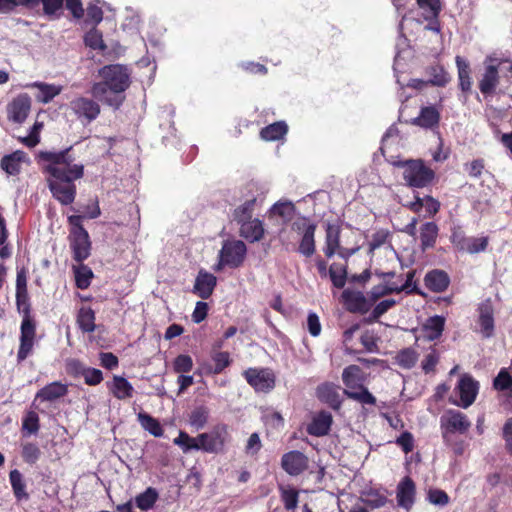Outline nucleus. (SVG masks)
<instances>
[{"label":"nucleus","mask_w":512,"mask_h":512,"mask_svg":"<svg viewBox=\"0 0 512 512\" xmlns=\"http://www.w3.org/2000/svg\"><path fill=\"white\" fill-rule=\"evenodd\" d=\"M72 147L58 152L40 151L38 160L45 164L43 172L48 174L47 185L53 196L60 204L70 205L77 195L76 180L83 178L84 165L74 163L70 155Z\"/></svg>","instance_id":"f257e3e1"},{"label":"nucleus","mask_w":512,"mask_h":512,"mask_svg":"<svg viewBox=\"0 0 512 512\" xmlns=\"http://www.w3.org/2000/svg\"><path fill=\"white\" fill-rule=\"evenodd\" d=\"M101 81L93 83L91 95L103 104L118 110L124 103L125 91L130 87V73L126 66L109 64L99 69Z\"/></svg>","instance_id":"f03ea898"},{"label":"nucleus","mask_w":512,"mask_h":512,"mask_svg":"<svg viewBox=\"0 0 512 512\" xmlns=\"http://www.w3.org/2000/svg\"><path fill=\"white\" fill-rule=\"evenodd\" d=\"M344 395L362 405H375L376 397L364 386L366 375L358 365H349L342 372Z\"/></svg>","instance_id":"7ed1b4c3"},{"label":"nucleus","mask_w":512,"mask_h":512,"mask_svg":"<svg viewBox=\"0 0 512 512\" xmlns=\"http://www.w3.org/2000/svg\"><path fill=\"white\" fill-rule=\"evenodd\" d=\"M83 216L70 215L67 218L69 225L68 243L72 259L75 262H84L91 256L92 242L88 231L84 228Z\"/></svg>","instance_id":"20e7f679"},{"label":"nucleus","mask_w":512,"mask_h":512,"mask_svg":"<svg viewBox=\"0 0 512 512\" xmlns=\"http://www.w3.org/2000/svg\"><path fill=\"white\" fill-rule=\"evenodd\" d=\"M398 166L403 168V180L410 188H426L430 186L436 173L428 167L422 159H409L399 162Z\"/></svg>","instance_id":"39448f33"},{"label":"nucleus","mask_w":512,"mask_h":512,"mask_svg":"<svg viewBox=\"0 0 512 512\" xmlns=\"http://www.w3.org/2000/svg\"><path fill=\"white\" fill-rule=\"evenodd\" d=\"M229 438L228 426L223 423L215 425L210 432L201 433L197 436L200 442V450L213 454L224 452Z\"/></svg>","instance_id":"423d86ee"},{"label":"nucleus","mask_w":512,"mask_h":512,"mask_svg":"<svg viewBox=\"0 0 512 512\" xmlns=\"http://www.w3.org/2000/svg\"><path fill=\"white\" fill-rule=\"evenodd\" d=\"M69 109L78 120L88 124L96 120L101 113L99 103L92 98L84 96L73 98L69 102Z\"/></svg>","instance_id":"0eeeda50"},{"label":"nucleus","mask_w":512,"mask_h":512,"mask_svg":"<svg viewBox=\"0 0 512 512\" xmlns=\"http://www.w3.org/2000/svg\"><path fill=\"white\" fill-rule=\"evenodd\" d=\"M471 427L467 416L457 410H448L440 417L441 435L466 434Z\"/></svg>","instance_id":"6e6552de"},{"label":"nucleus","mask_w":512,"mask_h":512,"mask_svg":"<svg viewBox=\"0 0 512 512\" xmlns=\"http://www.w3.org/2000/svg\"><path fill=\"white\" fill-rule=\"evenodd\" d=\"M247 247L241 240H226L219 252L222 264L230 268L240 267L246 257Z\"/></svg>","instance_id":"1a4fd4ad"},{"label":"nucleus","mask_w":512,"mask_h":512,"mask_svg":"<svg viewBox=\"0 0 512 512\" xmlns=\"http://www.w3.org/2000/svg\"><path fill=\"white\" fill-rule=\"evenodd\" d=\"M341 302L348 312L360 315H365L373 307L369 294L351 289H345L341 293Z\"/></svg>","instance_id":"9d476101"},{"label":"nucleus","mask_w":512,"mask_h":512,"mask_svg":"<svg viewBox=\"0 0 512 512\" xmlns=\"http://www.w3.org/2000/svg\"><path fill=\"white\" fill-rule=\"evenodd\" d=\"M244 377L256 392L268 393L275 387V374L268 368H249L244 372Z\"/></svg>","instance_id":"9b49d317"},{"label":"nucleus","mask_w":512,"mask_h":512,"mask_svg":"<svg viewBox=\"0 0 512 512\" xmlns=\"http://www.w3.org/2000/svg\"><path fill=\"white\" fill-rule=\"evenodd\" d=\"M308 464V457L298 450H292L284 453L281 457V467L290 476H298L302 474L307 470Z\"/></svg>","instance_id":"f8f14e48"},{"label":"nucleus","mask_w":512,"mask_h":512,"mask_svg":"<svg viewBox=\"0 0 512 512\" xmlns=\"http://www.w3.org/2000/svg\"><path fill=\"white\" fill-rule=\"evenodd\" d=\"M416 485L410 476L403 477L397 485L396 499L400 507L409 510L415 502Z\"/></svg>","instance_id":"ddd939ff"},{"label":"nucleus","mask_w":512,"mask_h":512,"mask_svg":"<svg viewBox=\"0 0 512 512\" xmlns=\"http://www.w3.org/2000/svg\"><path fill=\"white\" fill-rule=\"evenodd\" d=\"M486 62L488 63L485 66L482 79L479 81V89L482 94L490 95L495 91L499 83L498 66L500 63L497 59L493 58H488Z\"/></svg>","instance_id":"4468645a"},{"label":"nucleus","mask_w":512,"mask_h":512,"mask_svg":"<svg viewBox=\"0 0 512 512\" xmlns=\"http://www.w3.org/2000/svg\"><path fill=\"white\" fill-rule=\"evenodd\" d=\"M36 336L35 322H22L20 345L17 352V361H24L31 353Z\"/></svg>","instance_id":"2eb2a0df"},{"label":"nucleus","mask_w":512,"mask_h":512,"mask_svg":"<svg viewBox=\"0 0 512 512\" xmlns=\"http://www.w3.org/2000/svg\"><path fill=\"white\" fill-rule=\"evenodd\" d=\"M512 125V118L508 115H494L490 121V126L496 137H501L503 145L512 152V131L508 129Z\"/></svg>","instance_id":"dca6fc26"},{"label":"nucleus","mask_w":512,"mask_h":512,"mask_svg":"<svg viewBox=\"0 0 512 512\" xmlns=\"http://www.w3.org/2000/svg\"><path fill=\"white\" fill-rule=\"evenodd\" d=\"M31 109V99L28 94H20L8 105V117L15 123L26 120Z\"/></svg>","instance_id":"f3484780"},{"label":"nucleus","mask_w":512,"mask_h":512,"mask_svg":"<svg viewBox=\"0 0 512 512\" xmlns=\"http://www.w3.org/2000/svg\"><path fill=\"white\" fill-rule=\"evenodd\" d=\"M217 285V278L214 274L200 269L193 286V293L201 299H208Z\"/></svg>","instance_id":"a211bd4d"},{"label":"nucleus","mask_w":512,"mask_h":512,"mask_svg":"<svg viewBox=\"0 0 512 512\" xmlns=\"http://www.w3.org/2000/svg\"><path fill=\"white\" fill-rule=\"evenodd\" d=\"M459 391L461 406L469 407L476 399L478 393V382L470 375H463L457 385Z\"/></svg>","instance_id":"6ab92c4d"},{"label":"nucleus","mask_w":512,"mask_h":512,"mask_svg":"<svg viewBox=\"0 0 512 512\" xmlns=\"http://www.w3.org/2000/svg\"><path fill=\"white\" fill-rule=\"evenodd\" d=\"M333 418L330 412L320 411L317 413L312 421L307 426V432L309 435L322 437L329 433Z\"/></svg>","instance_id":"aec40b11"},{"label":"nucleus","mask_w":512,"mask_h":512,"mask_svg":"<svg viewBox=\"0 0 512 512\" xmlns=\"http://www.w3.org/2000/svg\"><path fill=\"white\" fill-rule=\"evenodd\" d=\"M341 226L339 224L327 223L325 228V246L323 252L327 258H332L337 249L341 247L340 243Z\"/></svg>","instance_id":"412c9836"},{"label":"nucleus","mask_w":512,"mask_h":512,"mask_svg":"<svg viewBox=\"0 0 512 512\" xmlns=\"http://www.w3.org/2000/svg\"><path fill=\"white\" fill-rule=\"evenodd\" d=\"M424 282L430 291L440 293L448 288L450 278L445 271L434 269L425 275Z\"/></svg>","instance_id":"4be33fe9"},{"label":"nucleus","mask_w":512,"mask_h":512,"mask_svg":"<svg viewBox=\"0 0 512 512\" xmlns=\"http://www.w3.org/2000/svg\"><path fill=\"white\" fill-rule=\"evenodd\" d=\"M440 112L434 106H425L420 110L419 115L412 120V124L424 129L438 127Z\"/></svg>","instance_id":"5701e85b"},{"label":"nucleus","mask_w":512,"mask_h":512,"mask_svg":"<svg viewBox=\"0 0 512 512\" xmlns=\"http://www.w3.org/2000/svg\"><path fill=\"white\" fill-rule=\"evenodd\" d=\"M264 233L263 222L258 218L240 223V235L251 243L260 241Z\"/></svg>","instance_id":"b1692460"},{"label":"nucleus","mask_w":512,"mask_h":512,"mask_svg":"<svg viewBox=\"0 0 512 512\" xmlns=\"http://www.w3.org/2000/svg\"><path fill=\"white\" fill-rule=\"evenodd\" d=\"M419 232L421 250L434 248L439 234L438 225L435 222H425L421 225Z\"/></svg>","instance_id":"393cba45"},{"label":"nucleus","mask_w":512,"mask_h":512,"mask_svg":"<svg viewBox=\"0 0 512 512\" xmlns=\"http://www.w3.org/2000/svg\"><path fill=\"white\" fill-rule=\"evenodd\" d=\"M317 396L322 402L328 404L334 410L340 409L342 405L338 388L332 384L326 383L318 386Z\"/></svg>","instance_id":"a878e982"},{"label":"nucleus","mask_w":512,"mask_h":512,"mask_svg":"<svg viewBox=\"0 0 512 512\" xmlns=\"http://www.w3.org/2000/svg\"><path fill=\"white\" fill-rule=\"evenodd\" d=\"M68 392L67 386L61 382L55 381L40 389L36 394V399L41 401H54L65 396Z\"/></svg>","instance_id":"bb28decb"},{"label":"nucleus","mask_w":512,"mask_h":512,"mask_svg":"<svg viewBox=\"0 0 512 512\" xmlns=\"http://www.w3.org/2000/svg\"><path fill=\"white\" fill-rule=\"evenodd\" d=\"M26 153L17 150L5 155L0 161V167L9 175H17L21 169V163L25 160Z\"/></svg>","instance_id":"cd10ccee"},{"label":"nucleus","mask_w":512,"mask_h":512,"mask_svg":"<svg viewBox=\"0 0 512 512\" xmlns=\"http://www.w3.org/2000/svg\"><path fill=\"white\" fill-rule=\"evenodd\" d=\"M111 393L117 399L123 400L133 396L134 388L131 383L122 376H114L111 384H107Z\"/></svg>","instance_id":"c85d7f7f"},{"label":"nucleus","mask_w":512,"mask_h":512,"mask_svg":"<svg viewBox=\"0 0 512 512\" xmlns=\"http://www.w3.org/2000/svg\"><path fill=\"white\" fill-rule=\"evenodd\" d=\"M425 73L429 76L428 82L432 86L445 87L451 80L450 75L441 64L427 66Z\"/></svg>","instance_id":"c756f323"},{"label":"nucleus","mask_w":512,"mask_h":512,"mask_svg":"<svg viewBox=\"0 0 512 512\" xmlns=\"http://www.w3.org/2000/svg\"><path fill=\"white\" fill-rule=\"evenodd\" d=\"M72 270L76 287L81 290L87 289L94 277L92 269L83 262H76V264L72 266Z\"/></svg>","instance_id":"7c9ffc66"},{"label":"nucleus","mask_w":512,"mask_h":512,"mask_svg":"<svg viewBox=\"0 0 512 512\" xmlns=\"http://www.w3.org/2000/svg\"><path fill=\"white\" fill-rule=\"evenodd\" d=\"M455 62L458 69L459 87L462 90V92L468 93L471 91L472 87V81L470 77V65L468 61H466L461 56H456Z\"/></svg>","instance_id":"2f4dec72"},{"label":"nucleus","mask_w":512,"mask_h":512,"mask_svg":"<svg viewBox=\"0 0 512 512\" xmlns=\"http://www.w3.org/2000/svg\"><path fill=\"white\" fill-rule=\"evenodd\" d=\"M287 132V124L284 121H278L262 128L260 137L265 141H276L282 139Z\"/></svg>","instance_id":"473e14b6"},{"label":"nucleus","mask_w":512,"mask_h":512,"mask_svg":"<svg viewBox=\"0 0 512 512\" xmlns=\"http://www.w3.org/2000/svg\"><path fill=\"white\" fill-rule=\"evenodd\" d=\"M211 359L213 365L207 367V372L210 374H221L232 363L229 352L212 351Z\"/></svg>","instance_id":"72a5a7b5"},{"label":"nucleus","mask_w":512,"mask_h":512,"mask_svg":"<svg viewBox=\"0 0 512 512\" xmlns=\"http://www.w3.org/2000/svg\"><path fill=\"white\" fill-rule=\"evenodd\" d=\"M9 480L15 498L18 501L28 500L29 494L26 492V484L23 480L21 472L17 469L11 470L9 473Z\"/></svg>","instance_id":"f704fd0d"},{"label":"nucleus","mask_w":512,"mask_h":512,"mask_svg":"<svg viewBox=\"0 0 512 512\" xmlns=\"http://www.w3.org/2000/svg\"><path fill=\"white\" fill-rule=\"evenodd\" d=\"M329 277L335 288L342 289L348 279L347 264L332 263L329 267Z\"/></svg>","instance_id":"c9c22d12"},{"label":"nucleus","mask_w":512,"mask_h":512,"mask_svg":"<svg viewBox=\"0 0 512 512\" xmlns=\"http://www.w3.org/2000/svg\"><path fill=\"white\" fill-rule=\"evenodd\" d=\"M257 198L254 196L246 200L243 204L236 207L232 213L233 220L238 224L252 219Z\"/></svg>","instance_id":"e433bc0d"},{"label":"nucleus","mask_w":512,"mask_h":512,"mask_svg":"<svg viewBox=\"0 0 512 512\" xmlns=\"http://www.w3.org/2000/svg\"><path fill=\"white\" fill-rule=\"evenodd\" d=\"M295 211L296 207L291 201H278L270 208V214L279 216L285 224L292 220Z\"/></svg>","instance_id":"4c0bfd02"},{"label":"nucleus","mask_w":512,"mask_h":512,"mask_svg":"<svg viewBox=\"0 0 512 512\" xmlns=\"http://www.w3.org/2000/svg\"><path fill=\"white\" fill-rule=\"evenodd\" d=\"M158 498V491L153 487H148L144 492L135 497V504L139 509L147 511L154 507Z\"/></svg>","instance_id":"58836bf2"},{"label":"nucleus","mask_w":512,"mask_h":512,"mask_svg":"<svg viewBox=\"0 0 512 512\" xmlns=\"http://www.w3.org/2000/svg\"><path fill=\"white\" fill-rule=\"evenodd\" d=\"M361 501L371 509H378L387 504L388 498L385 492H381L377 489H370L364 493Z\"/></svg>","instance_id":"ea45409f"},{"label":"nucleus","mask_w":512,"mask_h":512,"mask_svg":"<svg viewBox=\"0 0 512 512\" xmlns=\"http://www.w3.org/2000/svg\"><path fill=\"white\" fill-rule=\"evenodd\" d=\"M461 435L462 434L442 435L444 444L457 457L462 456L469 445L468 442Z\"/></svg>","instance_id":"a19ab883"},{"label":"nucleus","mask_w":512,"mask_h":512,"mask_svg":"<svg viewBox=\"0 0 512 512\" xmlns=\"http://www.w3.org/2000/svg\"><path fill=\"white\" fill-rule=\"evenodd\" d=\"M40 429L39 415L33 411H27L22 418V433L23 436H30L37 434Z\"/></svg>","instance_id":"79ce46f5"},{"label":"nucleus","mask_w":512,"mask_h":512,"mask_svg":"<svg viewBox=\"0 0 512 512\" xmlns=\"http://www.w3.org/2000/svg\"><path fill=\"white\" fill-rule=\"evenodd\" d=\"M315 232L314 228H310L301 237L298 252L306 258L311 257L316 251Z\"/></svg>","instance_id":"37998d69"},{"label":"nucleus","mask_w":512,"mask_h":512,"mask_svg":"<svg viewBox=\"0 0 512 512\" xmlns=\"http://www.w3.org/2000/svg\"><path fill=\"white\" fill-rule=\"evenodd\" d=\"M138 420L141 426L154 437H161L163 435V428L156 418L141 412L138 414Z\"/></svg>","instance_id":"c03bdc74"},{"label":"nucleus","mask_w":512,"mask_h":512,"mask_svg":"<svg viewBox=\"0 0 512 512\" xmlns=\"http://www.w3.org/2000/svg\"><path fill=\"white\" fill-rule=\"evenodd\" d=\"M398 290V283L387 281L385 284L374 286L368 293L373 305L382 297L396 293Z\"/></svg>","instance_id":"a18cd8bd"},{"label":"nucleus","mask_w":512,"mask_h":512,"mask_svg":"<svg viewBox=\"0 0 512 512\" xmlns=\"http://www.w3.org/2000/svg\"><path fill=\"white\" fill-rule=\"evenodd\" d=\"M84 43L93 50L105 51L107 45L104 43L102 32L93 26L84 36Z\"/></svg>","instance_id":"49530a36"},{"label":"nucleus","mask_w":512,"mask_h":512,"mask_svg":"<svg viewBox=\"0 0 512 512\" xmlns=\"http://www.w3.org/2000/svg\"><path fill=\"white\" fill-rule=\"evenodd\" d=\"M210 411L206 406L195 407L189 416V423L192 427L199 430L204 428L209 419Z\"/></svg>","instance_id":"de8ad7c7"},{"label":"nucleus","mask_w":512,"mask_h":512,"mask_svg":"<svg viewBox=\"0 0 512 512\" xmlns=\"http://www.w3.org/2000/svg\"><path fill=\"white\" fill-rule=\"evenodd\" d=\"M417 359L418 354L412 348H405L400 350L395 357L396 364L403 369L413 368L417 362Z\"/></svg>","instance_id":"09e8293b"},{"label":"nucleus","mask_w":512,"mask_h":512,"mask_svg":"<svg viewBox=\"0 0 512 512\" xmlns=\"http://www.w3.org/2000/svg\"><path fill=\"white\" fill-rule=\"evenodd\" d=\"M34 87H37L40 91L38 100L44 104L49 103L54 97L61 93V87L54 84H47L42 82H35Z\"/></svg>","instance_id":"8fccbe9b"},{"label":"nucleus","mask_w":512,"mask_h":512,"mask_svg":"<svg viewBox=\"0 0 512 512\" xmlns=\"http://www.w3.org/2000/svg\"><path fill=\"white\" fill-rule=\"evenodd\" d=\"M175 445H178L184 453L191 450H200V442L197 437H191L185 431H180L178 436L173 440Z\"/></svg>","instance_id":"3c124183"},{"label":"nucleus","mask_w":512,"mask_h":512,"mask_svg":"<svg viewBox=\"0 0 512 512\" xmlns=\"http://www.w3.org/2000/svg\"><path fill=\"white\" fill-rule=\"evenodd\" d=\"M42 4L43 14L50 19L59 18L64 6V0H38Z\"/></svg>","instance_id":"603ef678"},{"label":"nucleus","mask_w":512,"mask_h":512,"mask_svg":"<svg viewBox=\"0 0 512 512\" xmlns=\"http://www.w3.org/2000/svg\"><path fill=\"white\" fill-rule=\"evenodd\" d=\"M21 448V456L25 463L33 465L39 460L41 456V450L35 443H24L22 444Z\"/></svg>","instance_id":"864d4df0"},{"label":"nucleus","mask_w":512,"mask_h":512,"mask_svg":"<svg viewBox=\"0 0 512 512\" xmlns=\"http://www.w3.org/2000/svg\"><path fill=\"white\" fill-rule=\"evenodd\" d=\"M280 496L286 510H294L299 501V492L294 488L280 487Z\"/></svg>","instance_id":"5fc2aeb1"},{"label":"nucleus","mask_w":512,"mask_h":512,"mask_svg":"<svg viewBox=\"0 0 512 512\" xmlns=\"http://www.w3.org/2000/svg\"><path fill=\"white\" fill-rule=\"evenodd\" d=\"M360 341L367 352H379L380 337L374 331L365 330L360 336Z\"/></svg>","instance_id":"6e6d98bb"},{"label":"nucleus","mask_w":512,"mask_h":512,"mask_svg":"<svg viewBox=\"0 0 512 512\" xmlns=\"http://www.w3.org/2000/svg\"><path fill=\"white\" fill-rule=\"evenodd\" d=\"M493 387L497 391H512V375L506 368H502L493 381Z\"/></svg>","instance_id":"4d7b16f0"},{"label":"nucleus","mask_w":512,"mask_h":512,"mask_svg":"<svg viewBox=\"0 0 512 512\" xmlns=\"http://www.w3.org/2000/svg\"><path fill=\"white\" fill-rule=\"evenodd\" d=\"M488 246L487 237H469L467 245L465 246V252L470 254L479 253L485 251Z\"/></svg>","instance_id":"13d9d810"},{"label":"nucleus","mask_w":512,"mask_h":512,"mask_svg":"<svg viewBox=\"0 0 512 512\" xmlns=\"http://www.w3.org/2000/svg\"><path fill=\"white\" fill-rule=\"evenodd\" d=\"M418 6L423 10H428V17L438 18L442 10L441 0H416Z\"/></svg>","instance_id":"bf43d9fd"},{"label":"nucleus","mask_w":512,"mask_h":512,"mask_svg":"<svg viewBox=\"0 0 512 512\" xmlns=\"http://www.w3.org/2000/svg\"><path fill=\"white\" fill-rule=\"evenodd\" d=\"M173 368L177 373H188L193 368V361L189 355H178L173 363Z\"/></svg>","instance_id":"052dcab7"},{"label":"nucleus","mask_w":512,"mask_h":512,"mask_svg":"<svg viewBox=\"0 0 512 512\" xmlns=\"http://www.w3.org/2000/svg\"><path fill=\"white\" fill-rule=\"evenodd\" d=\"M396 304V301L394 299H384L376 302L373 305L372 310V318H369L368 320H376L379 317H381L384 313H386L390 308H392Z\"/></svg>","instance_id":"680f3d73"},{"label":"nucleus","mask_w":512,"mask_h":512,"mask_svg":"<svg viewBox=\"0 0 512 512\" xmlns=\"http://www.w3.org/2000/svg\"><path fill=\"white\" fill-rule=\"evenodd\" d=\"M395 443L401 447L405 454H408L414 449V437L411 432L404 431L396 439Z\"/></svg>","instance_id":"e2e57ef3"},{"label":"nucleus","mask_w":512,"mask_h":512,"mask_svg":"<svg viewBox=\"0 0 512 512\" xmlns=\"http://www.w3.org/2000/svg\"><path fill=\"white\" fill-rule=\"evenodd\" d=\"M469 237H466L461 227H454L451 231L450 240L452 244L460 251L465 250Z\"/></svg>","instance_id":"0e129e2a"},{"label":"nucleus","mask_w":512,"mask_h":512,"mask_svg":"<svg viewBox=\"0 0 512 512\" xmlns=\"http://www.w3.org/2000/svg\"><path fill=\"white\" fill-rule=\"evenodd\" d=\"M423 200H424L423 208L425 209V213H426L425 217H429V218L434 217L440 211L441 203L436 198L432 197L431 195H425L423 197Z\"/></svg>","instance_id":"69168bd1"},{"label":"nucleus","mask_w":512,"mask_h":512,"mask_svg":"<svg viewBox=\"0 0 512 512\" xmlns=\"http://www.w3.org/2000/svg\"><path fill=\"white\" fill-rule=\"evenodd\" d=\"M292 230L297 232L298 234L305 235L308 229L314 228L316 230L317 226L315 223L311 222L308 217L301 216L298 217L291 226Z\"/></svg>","instance_id":"338daca9"},{"label":"nucleus","mask_w":512,"mask_h":512,"mask_svg":"<svg viewBox=\"0 0 512 512\" xmlns=\"http://www.w3.org/2000/svg\"><path fill=\"white\" fill-rule=\"evenodd\" d=\"M439 362V355L435 349L428 353L423 359L421 366L425 374H429L435 371V368Z\"/></svg>","instance_id":"774afa93"}]
</instances>
